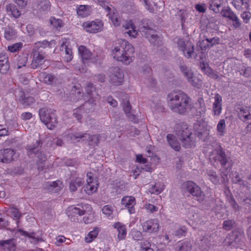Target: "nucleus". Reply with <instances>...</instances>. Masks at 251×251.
I'll list each match as a JSON object with an SVG mask.
<instances>
[{
	"instance_id": "4d7b16f0",
	"label": "nucleus",
	"mask_w": 251,
	"mask_h": 251,
	"mask_svg": "<svg viewBox=\"0 0 251 251\" xmlns=\"http://www.w3.org/2000/svg\"><path fill=\"white\" fill-rule=\"evenodd\" d=\"M205 111L206 107L204 104L202 105L201 103H200L199 106L196 108L195 114L196 116L201 117L204 116Z\"/></svg>"
},
{
	"instance_id": "052dcab7",
	"label": "nucleus",
	"mask_w": 251,
	"mask_h": 251,
	"mask_svg": "<svg viewBox=\"0 0 251 251\" xmlns=\"http://www.w3.org/2000/svg\"><path fill=\"white\" fill-rule=\"evenodd\" d=\"M10 213L16 220L19 219L22 216V214L20 210L16 207L13 206L10 208Z\"/></svg>"
},
{
	"instance_id": "79ce46f5",
	"label": "nucleus",
	"mask_w": 251,
	"mask_h": 251,
	"mask_svg": "<svg viewBox=\"0 0 251 251\" xmlns=\"http://www.w3.org/2000/svg\"><path fill=\"white\" fill-rule=\"evenodd\" d=\"M84 180L82 178L77 177L75 179L72 180L70 183V190L71 192H75L77 190L78 187L83 184Z\"/></svg>"
},
{
	"instance_id": "1a4fd4ad",
	"label": "nucleus",
	"mask_w": 251,
	"mask_h": 251,
	"mask_svg": "<svg viewBox=\"0 0 251 251\" xmlns=\"http://www.w3.org/2000/svg\"><path fill=\"white\" fill-rule=\"evenodd\" d=\"M181 188L183 192H188L195 197H200L202 194L201 188L192 181H186L183 183Z\"/></svg>"
},
{
	"instance_id": "f3484780",
	"label": "nucleus",
	"mask_w": 251,
	"mask_h": 251,
	"mask_svg": "<svg viewBox=\"0 0 251 251\" xmlns=\"http://www.w3.org/2000/svg\"><path fill=\"white\" fill-rule=\"evenodd\" d=\"M10 69V63L7 54L5 52L0 53V72L4 74Z\"/></svg>"
},
{
	"instance_id": "c756f323",
	"label": "nucleus",
	"mask_w": 251,
	"mask_h": 251,
	"mask_svg": "<svg viewBox=\"0 0 251 251\" xmlns=\"http://www.w3.org/2000/svg\"><path fill=\"white\" fill-rule=\"evenodd\" d=\"M0 246L7 251H15L16 246L13 239L0 241Z\"/></svg>"
},
{
	"instance_id": "f257e3e1",
	"label": "nucleus",
	"mask_w": 251,
	"mask_h": 251,
	"mask_svg": "<svg viewBox=\"0 0 251 251\" xmlns=\"http://www.w3.org/2000/svg\"><path fill=\"white\" fill-rule=\"evenodd\" d=\"M168 99L171 109L180 115H185L191 108V99L181 91L169 93Z\"/></svg>"
},
{
	"instance_id": "6e6d98bb",
	"label": "nucleus",
	"mask_w": 251,
	"mask_h": 251,
	"mask_svg": "<svg viewBox=\"0 0 251 251\" xmlns=\"http://www.w3.org/2000/svg\"><path fill=\"white\" fill-rule=\"evenodd\" d=\"M191 247L190 242L186 241L178 245V250L177 251H190Z\"/></svg>"
},
{
	"instance_id": "864d4df0",
	"label": "nucleus",
	"mask_w": 251,
	"mask_h": 251,
	"mask_svg": "<svg viewBox=\"0 0 251 251\" xmlns=\"http://www.w3.org/2000/svg\"><path fill=\"white\" fill-rule=\"evenodd\" d=\"M23 47V43L21 42H19L8 46L7 50L11 52L15 53L18 52L20 50H21Z\"/></svg>"
},
{
	"instance_id": "5fc2aeb1",
	"label": "nucleus",
	"mask_w": 251,
	"mask_h": 251,
	"mask_svg": "<svg viewBox=\"0 0 251 251\" xmlns=\"http://www.w3.org/2000/svg\"><path fill=\"white\" fill-rule=\"evenodd\" d=\"M50 21V24L55 28H61L64 25V23L61 19H56L54 17H51Z\"/></svg>"
},
{
	"instance_id": "9d476101",
	"label": "nucleus",
	"mask_w": 251,
	"mask_h": 251,
	"mask_svg": "<svg viewBox=\"0 0 251 251\" xmlns=\"http://www.w3.org/2000/svg\"><path fill=\"white\" fill-rule=\"evenodd\" d=\"M103 23L100 20L92 22H86L83 24V27L85 30L89 33H95L102 30Z\"/></svg>"
},
{
	"instance_id": "58836bf2",
	"label": "nucleus",
	"mask_w": 251,
	"mask_h": 251,
	"mask_svg": "<svg viewBox=\"0 0 251 251\" xmlns=\"http://www.w3.org/2000/svg\"><path fill=\"white\" fill-rule=\"evenodd\" d=\"M114 226L115 228H117L118 232V238L120 240L124 239L126 234V231L125 226L122 225L119 223H117L114 224Z\"/></svg>"
},
{
	"instance_id": "680f3d73",
	"label": "nucleus",
	"mask_w": 251,
	"mask_h": 251,
	"mask_svg": "<svg viewBox=\"0 0 251 251\" xmlns=\"http://www.w3.org/2000/svg\"><path fill=\"white\" fill-rule=\"evenodd\" d=\"M94 90H95V88L93 83H88L86 88V92L89 97L92 98V100L93 102L94 101L93 99L95 97V95L93 93Z\"/></svg>"
},
{
	"instance_id": "dca6fc26",
	"label": "nucleus",
	"mask_w": 251,
	"mask_h": 251,
	"mask_svg": "<svg viewBox=\"0 0 251 251\" xmlns=\"http://www.w3.org/2000/svg\"><path fill=\"white\" fill-rule=\"evenodd\" d=\"M158 221L156 219L151 220L143 224V230L151 233L157 232L159 230Z\"/></svg>"
},
{
	"instance_id": "a211bd4d",
	"label": "nucleus",
	"mask_w": 251,
	"mask_h": 251,
	"mask_svg": "<svg viewBox=\"0 0 251 251\" xmlns=\"http://www.w3.org/2000/svg\"><path fill=\"white\" fill-rule=\"evenodd\" d=\"M122 204L128 209L130 214L135 212L134 205H135V199L131 196H126L123 198L121 201Z\"/></svg>"
},
{
	"instance_id": "f704fd0d",
	"label": "nucleus",
	"mask_w": 251,
	"mask_h": 251,
	"mask_svg": "<svg viewBox=\"0 0 251 251\" xmlns=\"http://www.w3.org/2000/svg\"><path fill=\"white\" fill-rule=\"evenodd\" d=\"M223 2V0H209L208 2L209 8L215 13H219L220 12V8Z\"/></svg>"
},
{
	"instance_id": "bf43d9fd",
	"label": "nucleus",
	"mask_w": 251,
	"mask_h": 251,
	"mask_svg": "<svg viewBox=\"0 0 251 251\" xmlns=\"http://www.w3.org/2000/svg\"><path fill=\"white\" fill-rule=\"evenodd\" d=\"M163 190V188L161 187L160 184L156 183L150 189V192L152 194L158 195L160 194Z\"/></svg>"
},
{
	"instance_id": "b1692460",
	"label": "nucleus",
	"mask_w": 251,
	"mask_h": 251,
	"mask_svg": "<svg viewBox=\"0 0 251 251\" xmlns=\"http://www.w3.org/2000/svg\"><path fill=\"white\" fill-rule=\"evenodd\" d=\"M119 97L122 99V105L123 109L126 114L131 112V106L128 100V95L125 92H121Z\"/></svg>"
},
{
	"instance_id": "c9c22d12",
	"label": "nucleus",
	"mask_w": 251,
	"mask_h": 251,
	"mask_svg": "<svg viewBox=\"0 0 251 251\" xmlns=\"http://www.w3.org/2000/svg\"><path fill=\"white\" fill-rule=\"evenodd\" d=\"M78 52L81 55L83 61L88 60L92 56L91 52L84 46H80L78 48Z\"/></svg>"
},
{
	"instance_id": "8fccbe9b",
	"label": "nucleus",
	"mask_w": 251,
	"mask_h": 251,
	"mask_svg": "<svg viewBox=\"0 0 251 251\" xmlns=\"http://www.w3.org/2000/svg\"><path fill=\"white\" fill-rule=\"evenodd\" d=\"M99 232V228L95 227L92 231H90L85 238L86 243H90L94 240L98 236Z\"/></svg>"
},
{
	"instance_id": "20e7f679",
	"label": "nucleus",
	"mask_w": 251,
	"mask_h": 251,
	"mask_svg": "<svg viewBox=\"0 0 251 251\" xmlns=\"http://www.w3.org/2000/svg\"><path fill=\"white\" fill-rule=\"evenodd\" d=\"M245 240L244 229L242 227H238L227 235L225 240V243L227 246L239 248L244 244Z\"/></svg>"
},
{
	"instance_id": "bb28decb",
	"label": "nucleus",
	"mask_w": 251,
	"mask_h": 251,
	"mask_svg": "<svg viewBox=\"0 0 251 251\" xmlns=\"http://www.w3.org/2000/svg\"><path fill=\"white\" fill-rule=\"evenodd\" d=\"M250 108L243 107L240 109L238 113L239 118L243 122H247L248 120H251V113L249 111ZM251 125V122L250 123Z\"/></svg>"
},
{
	"instance_id": "a878e982",
	"label": "nucleus",
	"mask_w": 251,
	"mask_h": 251,
	"mask_svg": "<svg viewBox=\"0 0 251 251\" xmlns=\"http://www.w3.org/2000/svg\"><path fill=\"white\" fill-rule=\"evenodd\" d=\"M55 41L53 40L50 41H48L46 40L43 41L42 42H37L35 43L33 49H37L38 50H43L44 49L46 48L50 49L55 45Z\"/></svg>"
},
{
	"instance_id": "09e8293b",
	"label": "nucleus",
	"mask_w": 251,
	"mask_h": 251,
	"mask_svg": "<svg viewBox=\"0 0 251 251\" xmlns=\"http://www.w3.org/2000/svg\"><path fill=\"white\" fill-rule=\"evenodd\" d=\"M6 9L8 12H11V14L15 18H19L21 14V12L17 8V6L14 4L7 5Z\"/></svg>"
},
{
	"instance_id": "f03ea898",
	"label": "nucleus",
	"mask_w": 251,
	"mask_h": 251,
	"mask_svg": "<svg viewBox=\"0 0 251 251\" xmlns=\"http://www.w3.org/2000/svg\"><path fill=\"white\" fill-rule=\"evenodd\" d=\"M118 45L113 50L114 58L126 65L132 62V55L134 52L132 46L126 40H119L116 43Z\"/></svg>"
},
{
	"instance_id": "c85d7f7f",
	"label": "nucleus",
	"mask_w": 251,
	"mask_h": 251,
	"mask_svg": "<svg viewBox=\"0 0 251 251\" xmlns=\"http://www.w3.org/2000/svg\"><path fill=\"white\" fill-rule=\"evenodd\" d=\"M238 224L234 219H227L223 222L222 227L225 230L229 231L238 228Z\"/></svg>"
},
{
	"instance_id": "4c0bfd02",
	"label": "nucleus",
	"mask_w": 251,
	"mask_h": 251,
	"mask_svg": "<svg viewBox=\"0 0 251 251\" xmlns=\"http://www.w3.org/2000/svg\"><path fill=\"white\" fill-rule=\"evenodd\" d=\"M4 37L7 40L16 39L17 37L16 29L11 26L5 27L4 28Z\"/></svg>"
},
{
	"instance_id": "49530a36",
	"label": "nucleus",
	"mask_w": 251,
	"mask_h": 251,
	"mask_svg": "<svg viewBox=\"0 0 251 251\" xmlns=\"http://www.w3.org/2000/svg\"><path fill=\"white\" fill-rule=\"evenodd\" d=\"M27 53H22L19 55L17 59L18 68H21L23 66H25L27 62Z\"/></svg>"
},
{
	"instance_id": "774afa93",
	"label": "nucleus",
	"mask_w": 251,
	"mask_h": 251,
	"mask_svg": "<svg viewBox=\"0 0 251 251\" xmlns=\"http://www.w3.org/2000/svg\"><path fill=\"white\" fill-rule=\"evenodd\" d=\"M240 74L246 77L251 76V67H246L242 69L240 71Z\"/></svg>"
},
{
	"instance_id": "13d9d810",
	"label": "nucleus",
	"mask_w": 251,
	"mask_h": 251,
	"mask_svg": "<svg viewBox=\"0 0 251 251\" xmlns=\"http://www.w3.org/2000/svg\"><path fill=\"white\" fill-rule=\"evenodd\" d=\"M207 174L209 179L211 180L213 183L216 184L219 182V179L215 171L209 170L207 172Z\"/></svg>"
},
{
	"instance_id": "ddd939ff",
	"label": "nucleus",
	"mask_w": 251,
	"mask_h": 251,
	"mask_svg": "<svg viewBox=\"0 0 251 251\" xmlns=\"http://www.w3.org/2000/svg\"><path fill=\"white\" fill-rule=\"evenodd\" d=\"M71 139L72 140L78 139V141H79L80 139H82L83 141L93 142L97 145L99 143V136L97 135H91L86 133H75L71 135Z\"/></svg>"
},
{
	"instance_id": "7c9ffc66",
	"label": "nucleus",
	"mask_w": 251,
	"mask_h": 251,
	"mask_svg": "<svg viewBox=\"0 0 251 251\" xmlns=\"http://www.w3.org/2000/svg\"><path fill=\"white\" fill-rule=\"evenodd\" d=\"M62 185V183L60 181H55L48 183L45 188L50 192L57 193L60 191Z\"/></svg>"
},
{
	"instance_id": "a19ab883",
	"label": "nucleus",
	"mask_w": 251,
	"mask_h": 251,
	"mask_svg": "<svg viewBox=\"0 0 251 251\" xmlns=\"http://www.w3.org/2000/svg\"><path fill=\"white\" fill-rule=\"evenodd\" d=\"M190 78L187 79V81L193 87L197 89H200L202 87V80L201 78L195 76L194 75Z\"/></svg>"
},
{
	"instance_id": "37998d69",
	"label": "nucleus",
	"mask_w": 251,
	"mask_h": 251,
	"mask_svg": "<svg viewBox=\"0 0 251 251\" xmlns=\"http://www.w3.org/2000/svg\"><path fill=\"white\" fill-rule=\"evenodd\" d=\"M248 0H234L232 4L238 10H242L245 8L247 9L249 4L247 2Z\"/></svg>"
},
{
	"instance_id": "412c9836",
	"label": "nucleus",
	"mask_w": 251,
	"mask_h": 251,
	"mask_svg": "<svg viewBox=\"0 0 251 251\" xmlns=\"http://www.w3.org/2000/svg\"><path fill=\"white\" fill-rule=\"evenodd\" d=\"M83 96L82 89L79 86H74L68 97L70 101L76 102L80 99Z\"/></svg>"
},
{
	"instance_id": "423d86ee",
	"label": "nucleus",
	"mask_w": 251,
	"mask_h": 251,
	"mask_svg": "<svg viewBox=\"0 0 251 251\" xmlns=\"http://www.w3.org/2000/svg\"><path fill=\"white\" fill-rule=\"evenodd\" d=\"M176 133L181 141L182 147L190 148L194 146V142L191 137L192 132L187 127L178 125L176 127Z\"/></svg>"
},
{
	"instance_id": "4468645a",
	"label": "nucleus",
	"mask_w": 251,
	"mask_h": 251,
	"mask_svg": "<svg viewBox=\"0 0 251 251\" xmlns=\"http://www.w3.org/2000/svg\"><path fill=\"white\" fill-rule=\"evenodd\" d=\"M215 151L216 153V155L215 157V160H218L222 166L227 170L226 164L229 158L226 154L225 151L221 146H219L218 148L215 149Z\"/></svg>"
},
{
	"instance_id": "c03bdc74",
	"label": "nucleus",
	"mask_w": 251,
	"mask_h": 251,
	"mask_svg": "<svg viewBox=\"0 0 251 251\" xmlns=\"http://www.w3.org/2000/svg\"><path fill=\"white\" fill-rule=\"evenodd\" d=\"M91 7L89 5H80L77 9L78 15L82 17H86L90 15Z\"/></svg>"
},
{
	"instance_id": "69168bd1",
	"label": "nucleus",
	"mask_w": 251,
	"mask_h": 251,
	"mask_svg": "<svg viewBox=\"0 0 251 251\" xmlns=\"http://www.w3.org/2000/svg\"><path fill=\"white\" fill-rule=\"evenodd\" d=\"M82 108V106H80L78 108L75 109L74 110L73 115L74 117L78 121H80L82 119V114H81V109Z\"/></svg>"
},
{
	"instance_id": "e433bc0d",
	"label": "nucleus",
	"mask_w": 251,
	"mask_h": 251,
	"mask_svg": "<svg viewBox=\"0 0 251 251\" xmlns=\"http://www.w3.org/2000/svg\"><path fill=\"white\" fill-rule=\"evenodd\" d=\"M43 145V142L41 140H37L36 142L31 145H27L26 149L28 151L29 154H34L36 152L40 151Z\"/></svg>"
},
{
	"instance_id": "ea45409f",
	"label": "nucleus",
	"mask_w": 251,
	"mask_h": 251,
	"mask_svg": "<svg viewBox=\"0 0 251 251\" xmlns=\"http://www.w3.org/2000/svg\"><path fill=\"white\" fill-rule=\"evenodd\" d=\"M123 26L126 29H131L127 31V33L129 36L135 37L137 35L138 32L135 29V26L133 25L131 21L126 22L123 25Z\"/></svg>"
},
{
	"instance_id": "0eeeda50",
	"label": "nucleus",
	"mask_w": 251,
	"mask_h": 251,
	"mask_svg": "<svg viewBox=\"0 0 251 251\" xmlns=\"http://www.w3.org/2000/svg\"><path fill=\"white\" fill-rule=\"evenodd\" d=\"M178 50L182 51L183 55L187 59L194 57L196 58L198 54L195 51V46L188 41H185L183 38L179 39L177 42Z\"/></svg>"
},
{
	"instance_id": "aec40b11",
	"label": "nucleus",
	"mask_w": 251,
	"mask_h": 251,
	"mask_svg": "<svg viewBox=\"0 0 251 251\" xmlns=\"http://www.w3.org/2000/svg\"><path fill=\"white\" fill-rule=\"evenodd\" d=\"M92 174V173H88L87 175V184L85 186V191L88 195H90L97 190V182L96 181H94Z\"/></svg>"
},
{
	"instance_id": "5701e85b",
	"label": "nucleus",
	"mask_w": 251,
	"mask_h": 251,
	"mask_svg": "<svg viewBox=\"0 0 251 251\" xmlns=\"http://www.w3.org/2000/svg\"><path fill=\"white\" fill-rule=\"evenodd\" d=\"M19 102L25 106L30 105L35 101L33 97L31 96L26 97L25 93L23 91H19Z\"/></svg>"
},
{
	"instance_id": "338daca9",
	"label": "nucleus",
	"mask_w": 251,
	"mask_h": 251,
	"mask_svg": "<svg viewBox=\"0 0 251 251\" xmlns=\"http://www.w3.org/2000/svg\"><path fill=\"white\" fill-rule=\"evenodd\" d=\"M132 238L137 241L142 240L143 236L141 232L137 230H133L131 232Z\"/></svg>"
},
{
	"instance_id": "e2e57ef3",
	"label": "nucleus",
	"mask_w": 251,
	"mask_h": 251,
	"mask_svg": "<svg viewBox=\"0 0 251 251\" xmlns=\"http://www.w3.org/2000/svg\"><path fill=\"white\" fill-rule=\"evenodd\" d=\"M20 231L22 233L23 235H25L26 236H27V237H28L29 238H32L33 239H34V240H35L36 241H42V239L41 238L36 237H35V234H36L34 232L29 233V232H28L27 231H24V230H20Z\"/></svg>"
},
{
	"instance_id": "f8f14e48",
	"label": "nucleus",
	"mask_w": 251,
	"mask_h": 251,
	"mask_svg": "<svg viewBox=\"0 0 251 251\" xmlns=\"http://www.w3.org/2000/svg\"><path fill=\"white\" fill-rule=\"evenodd\" d=\"M220 43V38L218 37H215L211 38L206 37L204 40L199 42V47L203 53V51H206L214 46L218 45Z\"/></svg>"
},
{
	"instance_id": "7ed1b4c3",
	"label": "nucleus",
	"mask_w": 251,
	"mask_h": 251,
	"mask_svg": "<svg viewBox=\"0 0 251 251\" xmlns=\"http://www.w3.org/2000/svg\"><path fill=\"white\" fill-rule=\"evenodd\" d=\"M148 19H143L141 21L140 31L143 36L145 37L153 46L159 47L163 44L162 38L157 35L156 31L149 26L148 25Z\"/></svg>"
},
{
	"instance_id": "a18cd8bd",
	"label": "nucleus",
	"mask_w": 251,
	"mask_h": 251,
	"mask_svg": "<svg viewBox=\"0 0 251 251\" xmlns=\"http://www.w3.org/2000/svg\"><path fill=\"white\" fill-rule=\"evenodd\" d=\"M111 185L115 187L117 193H120L121 191L124 190L126 187V183L118 179L113 180Z\"/></svg>"
},
{
	"instance_id": "0e129e2a",
	"label": "nucleus",
	"mask_w": 251,
	"mask_h": 251,
	"mask_svg": "<svg viewBox=\"0 0 251 251\" xmlns=\"http://www.w3.org/2000/svg\"><path fill=\"white\" fill-rule=\"evenodd\" d=\"M228 201L230 206L233 208L235 211H238L239 210V206L232 196L229 198Z\"/></svg>"
},
{
	"instance_id": "9b49d317",
	"label": "nucleus",
	"mask_w": 251,
	"mask_h": 251,
	"mask_svg": "<svg viewBox=\"0 0 251 251\" xmlns=\"http://www.w3.org/2000/svg\"><path fill=\"white\" fill-rule=\"evenodd\" d=\"M33 59L31 64V67L33 69H36L38 67L42 65L43 60L47 56V53L44 50H38L37 49H32Z\"/></svg>"
},
{
	"instance_id": "4be33fe9",
	"label": "nucleus",
	"mask_w": 251,
	"mask_h": 251,
	"mask_svg": "<svg viewBox=\"0 0 251 251\" xmlns=\"http://www.w3.org/2000/svg\"><path fill=\"white\" fill-rule=\"evenodd\" d=\"M214 100L215 101L213 104L212 111L214 115L219 116L221 114L222 109V98L220 94L217 93L215 95Z\"/></svg>"
},
{
	"instance_id": "393cba45",
	"label": "nucleus",
	"mask_w": 251,
	"mask_h": 251,
	"mask_svg": "<svg viewBox=\"0 0 251 251\" xmlns=\"http://www.w3.org/2000/svg\"><path fill=\"white\" fill-rule=\"evenodd\" d=\"M51 4L49 0H38L36 5V9L40 13H46L50 11Z\"/></svg>"
},
{
	"instance_id": "2f4dec72",
	"label": "nucleus",
	"mask_w": 251,
	"mask_h": 251,
	"mask_svg": "<svg viewBox=\"0 0 251 251\" xmlns=\"http://www.w3.org/2000/svg\"><path fill=\"white\" fill-rule=\"evenodd\" d=\"M34 154L38 158V160L37 161L38 169L39 171L43 170L45 167L43 165V164L45 162L47 159V155L42 153L40 151L36 152Z\"/></svg>"
},
{
	"instance_id": "6ab92c4d",
	"label": "nucleus",
	"mask_w": 251,
	"mask_h": 251,
	"mask_svg": "<svg viewBox=\"0 0 251 251\" xmlns=\"http://www.w3.org/2000/svg\"><path fill=\"white\" fill-rule=\"evenodd\" d=\"M85 213V210L84 209L73 206L69 207L67 211V214L68 217L74 222L75 221V217L82 216L84 215Z\"/></svg>"
},
{
	"instance_id": "603ef678",
	"label": "nucleus",
	"mask_w": 251,
	"mask_h": 251,
	"mask_svg": "<svg viewBox=\"0 0 251 251\" xmlns=\"http://www.w3.org/2000/svg\"><path fill=\"white\" fill-rule=\"evenodd\" d=\"M43 77L44 82L50 85L55 83L57 80L56 77L51 74H43Z\"/></svg>"
},
{
	"instance_id": "cd10ccee",
	"label": "nucleus",
	"mask_w": 251,
	"mask_h": 251,
	"mask_svg": "<svg viewBox=\"0 0 251 251\" xmlns=\"http://www.w3.org/2000/svg\"><path fill=\"white\" fill-rule=\"evenodd\" d=\"M178 67L181 74L186 78L187 80L188 78H190V77L194 75V73L191 68L187 66L184 63H180Z\"/></svg>"
},
{
	"instance_id": "6e6552de",
	"label": "nucleus",
	"mask_w": 251,
	"mask_h": 251,
	"mask_svg": "<svg viewBox=\"0 0 251 251\" xmlns=\"http://www.w3.org/2000/svg\"><path fill=\"white\" fill-rule=\"evenodd\" d=\"M193 127L196 136L204 141L209 134L207 123L202 120L198 121L194 124Z\"/></svg>"
},
{
	"instance_id": "de8ad7c7",
	"label": "nucleus",
	"mask_w": 251,
	"mask_h": 251,
	"mask_svg": "<svg viewBox=\"0 0 251 251\" xmlns=\"http://www.w3.org/2000/svg\"><path fill=\"white\" fill-rule=\"evenodd\" d=\"M226 122L224 119H221L217 126V130L218 132V135L220 136H223L226 133Z\"/></svg>"
},
{
	"instance_id": "3c124183",
	"label": "nucleus",
	"mask_w": 251,
	"mask_h": 251,
	"mask_svg": "<svg viewBox=\"0 0 251 251\" xmlns=\"http://www.w3.org/2000/svg\"><path fill=\"white\" fill-rule=\"evenodd\" d=\"M221 14L223 17L228 18L230 20H231L232 17L236 15L229 7L223 8Z\"/></svg>"
},
{
	"instance_id": "72a5a7b5",
	"label": "nucleus",
	"mask_w": 251,
	"mask_h": 251,
	"mask_svg": "<svg viewBox=\"0 0 251 251\" xmlns=\"http://www.w3.org/2000/svg\"><path fill=\"white\" fill-rule=\"evenodd\" d=\"M167 138L168 143L173 149L176 151H178L180 150V144L174 135L169 134L167 136Z\"/></svg>"
},
{
	"instance_id": "39448f33",
	"label": "nucleus",
	"mask_w": 251,
	"mask_h": 251,
	"mask_svg": "<svg viewBox=\"0 0 251 251\" xmlns=\"http://www.w3.org/2000/svg\"><path fill=\"white\" fill-rule=\"evenodd\" d=\"M41 121L50 129H52L57 124L56 111L43 107L39 111Z\"/></svg>"
},
{
	"instance_id": "2eb2a0df",
	"label": "nucleus",
	"mask_w": 251,
	"mask_h": 251,
	"mask_svg": "<svg viewBox=\"0 0 251 251\" xmlns=\"http://www.w3.org/2000/svg\"><path fill=\"white\" fill-rule=\"evenodd\" d=\"M15 152L11 149H5L0 150V162L5 163L10 162L13 160Z\"/></svg>"
},
{
	"instance_id": "473e14b6",
	"label": "nucleus",
	"mask_w": 251,
	"mask_h": 251,
	"mask_svg": "<svg viewBox=\"0 0 251 251\" xmlns=\"http://www.w3.org/2000/svg\"><path fill=\"white\" fill-rule=\"evenodd\" d=\"M110 72L117 78L119 83L123 81L124 78V74L122 69L119 67L115 66L111 67L109 69Z\"/></svg>"
}]
</instances>
